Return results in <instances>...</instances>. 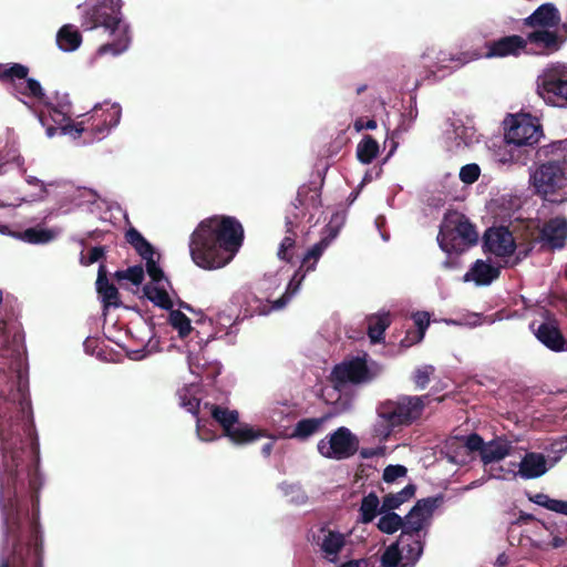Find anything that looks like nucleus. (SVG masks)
Here are the masks:
<instances>
[{
  "mask_svg": "<svg viewBox=\"0 0 567 567\" xmlns=\"http://www.w3.org/2000/svg\"><path fill=\"white\" fill-rule=\"evenodd\" d=\"M122 0H97L92 3L87 0L78 4L81 13V25L86 30L103 27L113 38V41L101 45L95 55L111 54L116 56L125 52L130 45L131 37L128 24L124 21L121 12Z\"/></svg>",
  "mask_w": 567,
  "mask_h": 567,
  "instance_id": "nucleus-4",
  "label": "nucleus"
},
{
  "mask_svg": "<svg viewBox=\"0 0 567 567\" xmlns=\"http://www.w3.org/2000/svg\"><path fill=\"white\" fill-rule=\"evenodd\" d=\"M146 271L150 276V282L143 288L144 297L162 309H172L174 305L172 286L157 261L148 262Z\"/></svg>",
  "mask_w": 567,
  "mask_h": 567,
  "instance_id": "nucleus-21",
  "label": "nucleus"
},
{
  "mask_svg": "<svg viewBox=\"0 0 567 567\" xmlns=\"http://www.w3.org/2000/svg\"><path fill=\"white\" fill-rule=\"evenodd\" d=\"M405 536L401 532L399 539L385 549L381 558L383 567H413L420 559L425 538L409 533Z\"/></svg>",
  "mask_w": 567,
  "mask_h": 567,
  "instance_id": "nucleus-18",
  "label": "nucleus"
},
{
  "mask_svg": "<svg viewBox=\"0 0 567 567\" xmlns=\"http://www.w3.org/2000/svg\"><path fill=\"white\" fill-rule=\"evenodd\" d=\"M20 411L28 419L23 426L12 419H0V560H43L38 496H31V515L27 502V476L34 493L44 483L39 471L40 451L32 429L31 401L27 395L20 401Z\"/></svg>",
  "mask_w": 567,
  "mask_h": 567,
  "instance_id": "nucleus-1",
  "label": "nucleus"
},
{
  "mask_svg": "<svg viewBox=\"0 0 567 567\" xmlns=\"http://www.w3.org/2000/svg\"><path fill=\"white\" fill-rule=\"evenodd\" d=\"M197 394L198 386L194 383L179 389L177 395L181 406L193 415H197L207 410L206 414H209L223 426L226 436H228L233 443L248 444L261 437H269V434L264 430L255 429L246 423H238L239 415L236 410H229L208 402H205L202 408Z\"/></svg>",
  "mask_w": 567,
  "mask_h": 567,
  "instance_id": "nucleus-5",
  "label": "nucleus"
},
{
  "mask_svg": "<svg viewBox=\"0 0 567 567\" xmlns=\"http://www.w3.org/2000/svg\"><path fill=\"white\" fill-rule=\"evenodd\" d=\"M346 221V215L343 213H336L331 216L329 224L324 229V236L334 240Z\"/></svg>",
  "mask_w": 567,
  "mask_h": 567,
  "instance_id": "nucleus-47",
  "label": "nucleus"
},
{
  "mask_svg": "<svg viewBox=\"0 0 567 567\" xmlns=\"http://www.w3.org/2000/svg\"><path fill=\"white\" fill-rule=\"evenodd\" d=\"M21 353H22L21 346L18 343L16 338L12 341V347H9L8 344H3L0 348V357H2V358H10L13 360H18V359H20Z\"/></svg>",
  "mask_w": 567,
  "mask_h": 567,
  "instance_id": "nucleus-55",
  "label": "nucleus"
},
{
  "mask_svg": "<svg viewBox=\"0 0 567 567\" xmlns=\"http://www.w3.org/2000/svg\"><path fill=\"white\" fill-rule=\"evenodd\" d=\"M516 226L512 230L507 227L498 226V268L503 266H514L524 258L530 249V244L519 240L520 235H515Z\"/></svg>",
  "mask_w": 567,
  "mask_h": 567,
  "instance_id": "nucleus-22",
  "label": "nucleus"
},
{
  "mask_svg": "<svg viewBox=\"0 0 567 567\" xmlns=\"http://www.w3.org/2000/svg\"><path fill=\"white\" fill-rule=\"evenodd\" d=\"M515 447L512 445V442L498 437V461L503 460L507 455H511Z\"/></svg>",
  "mask_w": 567,
  "mask_h": 567,
  "instance_id": "nucleus-59",
  "label": "nucleus"
},
{
  "mask_svg": "<svg viewBox=\"0 0 567 567\" xmlns=\"http://www.w3.org/2000/svg\"><path fill=\"white\" fill-rule=\"evenodd\" d=\"M413 320L415 326L417 327V339L416 341H421L424 338L425 330L430 323V317L427 312H416L413 316Z\"/></svg>",
  "mask_w": 567,
  "mask_h": 567,
  "instance_id": "nucleus-53",
  "label": "nucleus"
},
{
  "mask_svg": "<svg viewBox=\"0 0 567 567\" xmlns=\"http://www.w3.org/2000/svg\"><path fill=\"white\" fill-rule=\"evenodd\" d=\"M529 179L536 193L545 197L563 190L559 200H564L567 198V156L542 164L530 174Z\"/></svg>",
  "mask_w": 567,
  "mask_h": 567,
  "instance_id": "nucleus-16",
  "label": "nucleus"
},
{
  "mask_svg": "<svg viewBox=\"0 0 567 567\" xmlns=\"http://www.w3.org/2000/svg\"><path fill=\"white\" fill-rule=\"evenodd\" d=\"M528 499L538 505V506H542L548 511H551L553 508V504H554V498H550L548 495L546 494H543V493H537V494H534V495H529L528 496Z\"/></svg>",
  "mask_w": 567,
  "mask_h": 567,
  "instance_id": "nucleus-57",
  "label": "nucleus"
},
{
  "mask_svg": "<svg viewBox=\"0 0 567 567\" xmlns=\"http://www.w3.org/2000/svg\"><path fill=\"white\" fill-rule=\"evenodd\" d=\"M82 35L73 24H64L56 33V44L63 52H73L80 48Z\"/></svg>",
  "mask_w": 567,
  "mask_h": 567,
  "instance_id": "nucleus-33",
  "label": "nucleus"
},
{
  "mask_svg": "<svg viewBox=\"0 0 567 567\" xmlns=\"http://www.w3.org/2000/svg\"><path fill=\"white\" fill-rule=\"evenodd\" d=\"M93 107H101V111L103 112L101 117L102 120H105L110 131L118 125L122 116V109L118 103L104 101L95 104Z\"/></svg>",
  "mask_w": 567,
  "mask_h": 567,
  "instance_id": "nucleus-43",
  "label": "nucleus"
},
{
  "mask_svg": "<svg viewBox=\"0 0 567 567\" xmlns=\"http://www.w3.org/2000/svg\"><path fill=\"white\" fill-rule=\"evenodd\" d=\"M318 546L321 556L330 561L338 563L340 554L346 546V535L334 530H321V536L318 538Z\"/></svg>",
  "mask_w": 567,
  "mask_h": 567,
  "instance_id": "nucleus-27",
  "label": "nucleus"
},
{
  "mask_svg": "<svg viewBox=\"0 0 567 567\" xmlns=\"http://www.w3.org/2000/svg\"><path fill=\"white\" fill-rule=\"evenodd\" d=\"M25 182L29 184V185H32V186H37L40 188V192L44 195L47 194V185L40 181L39 178L34 177V176H31V175H25L24 177Z\"/></svg>",
  "mask_w": 567,
  "mask_h": 567,
  "instance_id": "nucleus-63",
  "label": "nucleus"
},
{
  "mask_svg": "<svg viewBox=\"0 0 567 567\" xmlns=\"http://www.w3.org/2000/svg\"><path fill=\"white\" fill-rule=\"evenodd\" d=\"M196 432L200 441L209 442L215 439V435L209 432V430L206 427V424L203 423L200 419H197Z\"/></svg>",
  "mask_w": 567,
  "mask_h": 567,
  "instance_id": "nucleus-58",
  "label": "nucleus"
},
{
  "mask_svg": "<svg viewBox=\"0 0 567 567\" xmlns=\"http://www.w3.org/2000/svg\"><path fill=\"white\" fill-rule=\"evenodd\" d=\"M279 489L290 503L303 504L307 501V495L298 483L284 482L279 485Z\"/></svg>",
  "mask_w": 567,
  "mask_h": 567,
  "instance_id": "nucleus-46",
  "label": "nucleus"
},
{
  "mask_svg": "<svg viewBox=\"0 0 567 567\" xmlns=\"http://www.w3.org/2000/svg\"><path fill=\"white\" fill-rule=\"evenodd\" d=\"M496 277V269L484 260H476L463 276L464 282H474L476 286H488Z\"/></svg>",
  "mask_w": 567,
  "mask_h": 567,
  "instance_id": "nucleus-30",
  "label": "nucleus"
},
{
  "mask_svg": "<svg viewBox=\"0 0 567 567\" xmlns=\"http://www.w3.org/2000/svg\"><path fill=\"white\" fill-rule=\"evenodd\" d=\"M536 338L553 351L565 350V339L557 327L551 323H542L535 331Z\"/></svg>",
  "mask_w": 567,
  "mask_h": 567,
  "instance_id": "nucleus-31",
  "label": "nucleus"
},
{
  "mask_svg": "<svg viewBox=\"0 0 567 567\" xmlns=\"http://www.w3.org/2000/svg\"><path fill=\"white\" fill-rule=\"evenodd\" d=\"M72 105L66 93L56 94L47 104V111L40 115V123L45 127L48 137H53L56 132L68 135L73 140L83 136V143L101 141L110 134L105 120H102L101 107H93L89 113L80 116V120H71Z\"/></svg>",
  "mask_w": 567,
  "mask_h": 567,
  "instance_id": "nucleus-3",
  "label": "nucleus"
},
{
  "mask_svg": "<svg viewBox=\"0 0 567 567\" xmlns=\"http://www.w3.org/2000/svg\"><path fill=\"white\" fill-rule=\"evenodd\" d=\"M406 475V468L403 465H389L383 471V480L392 483L400 477Z\"/></svg>",
  "mask_w": 567,
  "mask_h": 567,
  "instance_id": "nucleus-52",
  "label": "nucleus"
},
{
  "mask_svg": "<svg viewBox=\"0 0 567 567\" xmlns=\"http://www.w3.org/2000/svg\"><path fill=\"white\" fill-rule=\"evenodd\" d=\"M433 372L434 367L432 365H423L421 368H417L413 377L416 386L420 389H424L429 384L430 377L433 374Z\"/></svg>",
  "mask_w": 567,
  "mask_h": 567,
  "instance_id": "nucleus-51",
  "label": "nucleus"
},
{
  "mask_svg": "<svg viewBox=\"0 0 567 567\" xmlns=\"http://www.w3.org/2000/svg\"><path fill=\"white\" fill-rule=\"evenodd\" d=\"M103 255H104V248L103 247H100V246L93 247L89 251L87 256L82 255L81 264L85 265V266L92 265V264L99 261L103 257Z\"/></svg>",
  "mask_w": 567,
  "mask_h": 567,
  "instance_id": "nucleus-56",
  "label": "nucleus"
},
{
  "mask_svg": "<svg viewBox=\"0 0 567 567\" xmlns=\"http://www.w3.org/2000/svg\"><path fill=\"white\" fill-rule=\"evenodd\" d=\"M530 238L549 249L561 248L567 239V220L564 217H554L537 231L533 230Z\"/></svg>",
  "mask_w": 567,
  "mask_h": 567,
  "instance_id": "nucleus-23",
  "label": "nucleus"
},
{
  "mask_svg": "<svg viewBox=\"0 0 567 567\" xmlns=\"http://www.w3.org/2000/svg\"><path fill=\"white\" fill-rule=\"evenodd\" d=\"M483 239L484 251L494 254L496 251V227L494 225L487 228Z\"/></svg>",
  "mask_w": 567,
  "mask_h": 567,
  "instance_id": "nucleus-54",
  "label": "nucleus"
},
{
  "mask_svg": "<svg viewBox=\"0 0 567 567\" xmlns=\"http://www.w3.org/2000/svg\"><path fill=\"white\" fill-rule=\"evenodd\" d=\"M551 512L567 516V501L554 499Z\"/></svg>",
  "mask_w": 567,
  "mask_h": 567,
  "instance_id": "nucleus-64",
  "label": "nucleus"
},
{
  "mask_svg": "<svg viewBox=\"0 0 567 567\" xmlns=\"http://www.w3.org/2000/svg\"><path fill=\"white\" fill-rule=\"evenodd\" d=\"M353 126L357 132H361L363 130H374L377 128V122L372 118L365 121L364 118L359 117L354 121Z\"/></svg>",
  "mask_w": 567,
  "mask_h": 567,
  "instance_id": "nucleus-61",
  "label": "nucleus"
},
{
  "mask_svg": "<svg viewBox=\"0 0 567 567\" xmlns=\"http://www.w3.org/2000/svg\"><path fill=\"white\" fill-rule=\"evenodd\" d=\"M381 506L379 497L374 493H370L364 496L360 505L361 522L364 524L371 523L378 513H380Z\"/></svg>",
  "mask_w": 567,
  "mask_h": 567,
  "instance_id": "nucleus-42",
  "label": "nucleus"
},
{
  "mask_svg": "<svg viewBox=\"0 0 567 567\" xmlns=\"http://www.w3.org/2000/svg\"><path fill=\"white\" fill-rule=\"evenodd\" d=\"M436 239L444 252L462 254L477 243L478 234L464 215L450 212L442 220Z\"/></svg>",
  "mask_w": 567,
  "mask_h": 567,
  "instance_id": "nucleus-13",
  "label": "nucleus"
},
{
  "mask_svg": "<svg viewBox=\"0 0 567 567\" xmlns=\"http://www.w3.org/2000/svg\"><path fill=\"white\" fill-rule=\"evenodd\" d=\"M58 233L47 228H28L16 235L17 238L29 244H47L56 237Z\"/></svg>",
  "mask_w": 567,
  "mask_h": 567,
  "instance_id": "nucleus-39",
  "label": "nucleus"
},
{
  "mask_svg": "<svg viewBox=\"0 0 567 567\" xmlns=\"http://www.w3.org/2000/svg\"><path fill=\"white\" fill-rule=\"evenodd\" d=\"M118 279H126L134 285H140L144 279V269L142 266H133L123 271H117Z\"/></svg>",
  "mask_w": 567,
  "mask_h": 567,
  "instance_id": "nucleus-49",
  "label": "nucleus"
},
{
  "mask_svg": "<svg viewBox=\"0 0 567 567\" xmlns=\"http://www.w3.org/2000/svg\"><path fill=\"white\" fill-rule=\"evenodd\" d=\"M445 322L452 326H465L474 328L483 324L485 319L483 320L480 313H468L460 319H447Z\"/></svg>",
  "mask_w": 567,
  "mask_h": 567,
  "instance_id": "nucleus-50",
  "label": "nucleus"
},
{
  "mask_svg": "<svg viewBox=\"0 0 567 567\" xmlns=\"http://www.w3.org/2000/svg\"><path fill=\"white\" fill-rule=\"evenodd\" d=\"M63 187L65 188V194H68V197L74 206L90 207L99 199V195L92 189L79 188L69 184L63 185Z\"/></svg>",
  "mask_w": 567,
  "mask_h": 567,
  "instance_id": "nucleus-37",
  "label": "nucleus"
},
{
  "mask_svg": "<svg viewBox=\"0 0 567 567\" xmlns=\"http://www.w3.org/2000/svg\"><path fill=\"white\" fill-rule=\"evenodd\" d=\"M560 16L551 3L538 7L528 18L526 25L533 30L528 32L529 43L542 55H550L560 50L566 37L559 30Z\"/></svg>",
  "mask_w": 567,
  "mask_h": 567,
  "instance_id": "nucleus-10",
  "label": "nucleus"
},
{
  "mask_svg": "<svg viewBox=\"0 0 567 567\" xmlns=\"http://www.w3.org/2000/svg\"><path fill=\"white\" fill-rule=\"evenodd\" d=\"M155 351H156V349L153 346L147 344L146 347H144L142 349L130 351L128 357L132 360H142V359L146 358L150 353L155 352Z\"/></svg>",
  "mask_w": 567,
  "mask_h": 567,
  "instance_id": "nucleus-60",
  "label": "nucleus"
},
{
  "mask_svg": "<svg viewBox=\"0 0 567 567\" xmlns=\"http://www.w3.org/2000/svg\"><path fill=\"white\" fill-rule=\"evenodd\" d=\"M28 68L19 63L0 66V76L10 81L14 95L21 102L27 105H30L29 103L43 104V109L38 114L40 118L41 113L47 111V104L51 102L58 93L51 96L49 101H45L41 84L34 79L28 78Z\"/></svg>",
  "mask_w": 567,
  "mask_h": 567,
  "instance_id": "nucleus-14",
  "label": "nucleus"
},
{
  "mask_svg": "<svg viewBox=\"0 0 567 567\" xmlns=\"http://www.w3.org/2000/svg\"><path fill=\"white\" fill-rule=\"evenodd\" d=\"M169 323L175 330H177L178 336L182 339L186 338L193 332L190 320L186 315H184L179 310H172L169 312Z\"/></svg>",
  "mask_w": 567,
  "mask_h": 567,
  "instance_id": "nucleus-45",
  "label": "nucleus"
},
{
  "mask_svg": "<svg viewBox=\"0 0 567 567\" xmlns=\"http://www.w3.org/2000/svg\"><path fill=\"white\" fill-rule=\"evenodd\" d=\"M237 317L234 313L225 311L217 313L215 318V333L206 340L196 332L187 343V363L192 374L198 377L203 382H213L220 373V365L217 362H208L204 357L199 355L204 344H207L210 338L223 339L228 338L231 341L233 334L236 333L235 322Z\"/></svg>",
  "mask_w": 567,
  "mask_h": 567,
  "instance_id": "nucleus-9",
  "label": "nucleus"
},
{
  "mask_svg": "<svg viewBox=\"0 0 567 567\" xmlns=\"http://www.w3.org/2000/svg\"><path fill=\"white\" fill-rule=\"evenodd\" d=\"M444 142L450 151L458 152L477 142L476 131L461 120H449L443 131Z\"/></svg>",
  "mask_w": 567,
  "mask_h": 567,
  "instance_id": "nucleus-24",
  "label": "nucleus"
},
{
  "mask_svg": "<svg viewBox=\"0 0 567 567\" xmlns=\"http://www.w3.org/2000/svg\"><path fill=\"white\" fill-rule=\"evenodd\" d=\"M285 409H286V406L282 405V406L275 408L271 411L269 419L271 420V422L274 424H279L284 421Z\"/></svg>",
  "mask_w": 567,
  "mask_h": 567,
  "instance_id": "nucleus-62",
  "label": "nucleus"
},
{
  "mask_svg": "<svg viewBox=\"0 0 567 567\" xmlns=\"http://www.w3.org/2000/svg\"><path fill=\"white\" fill-rule=\"evenodd\" d=\"M559 460L560 455L546 458L542 453H526L518 462L517 474L525 480L538 478L554 467Z\"/></svg>",
  "mask_w": 567,
  "mask_h": 567,
  "instance_id": "nucleus-25",
  "label": "nucleus"
},
{
  "mask_svg": "<svg viewBox=\"0 0 567 567\" xmlns=\"http://www.w3.org/2000/svg\"><path fill=\"white\" fill-rule=\"evenodd\" d=\"M96 289L105 306H117L118 291L113 284L109 282L103 265L99 267Z\"/></svg>",
  "mask_w": 567,
  "mask_h": 567,
  "instance_id": "nucleus-35",
  "label": "nucleus"
},
{
  "mask_svg": "<svg viewBox=\"0 0 567 567\" xmlns=\"http://www.w3.org/2000/svg\"><path fill=\"white\" fill-rule=\"evenodd\" d=\"M289 276L279 271L266 275L259 282V295L249 293L245 297V312L248 316H267L274 310H280L298 293L306 278L302 270H296L280 298L272 300L284 279Z\"/></svg>",
  "mask_w": 567,
  "mask_h": 567,
  "instance_id": "nucleus-7",
  "label": "nucleus"
},
{
  "mask_svg": "<svg viewBox=\"0 0 567 567\" xmlns=\"http://www.w3.org/2000/svg\"><path fill=\"white\" fill-rule=\"evenodd\" d=\"M494 440L485 444L481 436L471 434L468 436H452L444 444L443 451L450 463L464 465L473 458L477 452L484 464L488 477L493 476L494 462L496 461V445Z\"/></svg>",
  "mask_w": 567,
  "mask_h": 567,
  "instance_id": "nucleus-12",
  "label": "nucleus"
},
{
  "mask_svg": "<svg viewBox=\"0 0 567 567\" xmlns=\"http://www.w3.org/2000/svg\"><path fill=\"white\" fill-rule=\"evenodd\" d=\"M327 420L328 416L302 419L297 422L292 432L289 434V437L306 441L312 435L319 433Z\"/></svg>",
  "mask_w": 567,
  "mask_h": 567,
  "instance_id": "nucleus-32",
  "label": "nucleus"
},
{
  "mask_svg": "<svg viewBox=\"0 0 567 567\" xmlns=\"http://www.w3.org/2000/svg\"><path fill=\"white\" fill-rule=\"evenodd\" d=\"M442 496L422 498L403 518V538L412 534L425 538L434 511L442 504Z\"/></svg>",
  "mask_w": 567,
  "mask_h": 567,
  "instance_id": "nucleus-20",
  "label": "nucleus"
},
{
  "mask_svg": "<svg viewBox=\"0 0 567 567\" xmlns=\"http://www.w3.org/2000/svg\"><path fill=\"white\" fill-rule=\"evenodd\" d=\"M332 240L330 238L323 236L320 241L315 244L305 254L301 260V265L298 270H302L306 275L316 269L317 262L326 251V249L331 245Z\"/></svg>",
  "mask_w": 567,
  "mask_h": 567,
  "instance_id": "nucleus-36",
  "label": "nucleus"
},
{
  "mask_svg": "<svg viewBox=\"0 0 567 567\" xmlns=\"http://www.w3.org/2000/svg\"><path fill=\"white\" fill-rule=\"evenodd\" d=\"M427 399L424 396H403L394 401L398 406L403 425H409L417 420L423 412L424 401Z\"/></svg>",
  "mask_w": 567,
  "mask_h": 567,
  "instance_id": "nucleus-29",
  "label": "nucleus"
},
{
  "mask_svg": "<svg viewBox=\"0 0 567 567\" xmlns=\"http://www.w3.org/2000/svg\"><path fill=\"white\" fill-rule=\"evenodd\" d=\"M380 372L381 367L374 361H368V355L363 353L338 364L331 373V381L340 391L347 384L367 383Z\"/></svg>",
  "mask_w": 567,
  "mask_h": 567,
  "instance_id": "nucleus-17",
  "label": "nucleus"
},
{
  "mask_svg": "<svg viewBox=\"0 0 567 567\" xmlns=\"http://www.w3.org/2000/svg\"><path fill=\"white\" fill-rule=\"evenodd\" d=\"M414 493L415 486L413 484H408L400 492L390 493L385 495L381 505V512H393L394 509L399 508L403 503L412 498Z\"/></svg>",
  "mask_w": 567,
  "mask_h": 567,
  "instance_id": "nucleus-38",
  "label": "nucleus"
},
{
  "mask_svg": "<svg viewBox=\"0 0 567 567\" xmlns=\"http://www.w3.org/2000/svg\"><path fill=\"white\" fill-rule=\"evenodd\" d=\"M378 417L373 425V433L380 440H386L396 427L404 426L394 401H386L379 405Z\"/></svg>",
  "mask_w": 567,
  "mask_h": 567,
  "instance_id": "nucleus-26",
  "label": "nucleus"
},
{
  "mask_svg": "<svg viewBox=\"0 0 567 567\" xmlns=\"http://www.w3.org/2000/svg\"><path fill=\"white\" fill-rule=\"evenodd\" d=\"M243 241L244 228L236 218L213 216L202 220L193 231L189 251L198 267L219 269L234 259Z\"/></svg>",
  "mask_w": 567,
  "mask_h": 567,
  "instance_id": "nucleus-2",
  "label": "nucleus"
},
{
  "mask_svg": "<svg viewBox=\"0 0 567 567\" xmlns=\"http://www.w3.org/2000/svg\"><path fill=\"white\" fill-rule=\"evenodd\" d=\"M522 54L542 55L529 43V35H509L498 39V56H519Z\"/></svg>",
  "mask_w": 567,
  "mask_h": 567,
  "instance_id": "nucleus-28",
  "label": "nucleus"
},
{
  "mask_svg": "<svg viewBox=\"0 0 567 567\" xmlns=\"http://www.w3.org/2000/svg\"><path fill=\"white\" fill-rule=\"evenodd\" d=\"M481 175V168L477 164L471 163L461 167L458 177L466 185L475 183Z\"/></svg>",
  "mask_w": 567,
  "mask_h": 567,
  "instance_id": "nucleus-48",
  "label": "nucleus"
},
{
  "mask_svg": "<svg viewBox=\"0 0 567 567\" xmlns=\"http://www.w3.org/2000/svg\"><path fill=\"white\" fill-rule=\"evenodd\" d=\"M505 144L498 148V163L523 162L520 146H533L543 136L538 120L529 114L508 115L504 120Z\"/></svg>",
  "mask_w": 567,
  "mask_h": 567,
  "instance_id": "nucleus-8",
  "label": "nucleus"
},
{
  "mask_svg": "<svg viewBox=\"0 0 567 567\" xmlns=\"http://www.w3.org/2000/svg\"><path fill=\"white\" fill-rule=\"evenodd\" d=\"M390 324L389 313L372 316L368 320V334L372 343L380 342Z\"/></svg>",
  "mask_w": 567,
  "mask_h": 567,
  "instance_id": "nucleus-40",
  "label": "nucleus"
},
{
  "mask_svg": "<svg viewBox=\"0 0 567 567\" xmlns=\"http://www.w3.org/2000/svg\"><path fill=\"white\" fill-rule=\"evenodd\" d=\"M321 194L317 187L301 186L286 216L287 235L280 243L278 257L288 262L296 254L297 231H305L303 224H316L321 216Z\"/></svg>",
  "mask_w": 567,
  "mask_h": 567,
  "instance_id": "nucleus-6",
  "label": "nucleus"
},
{
  "mask_svg": "<svg viewBox=\"0 0 567 567\" xmlns=\"http://www.w3.org/2000/svg\"><path fill=\"white\" fill-rule=\"evenodd\" d=\"M359 449V439L348 427L340 426L318 441V453L328 460L342 461L353 456Z\"/></svg>",
  "mask_w": 567,
  "mask_h": 567,
  "instance_id": "nucleus-19",
  "label": "nucleus"
},
{
  "mask_svg": "<svg viewBox=\"0 0 567 567\" xmlns=\"http://www.w3.org/2000/svg\"><path fill=\"white\" fill-rule=\"evenodd\" d=\"M125 237L127 243H130L138 252V255L145 260L146 266L148 262L157 261L152 245L142 236L140 231H137L135 228H130L126 231Z\"/></svg>",
  "mask_w": 567,
  "mask_h": 567,
  "instance_id": "nucleus-34",
  "label": "nucleus"
},
{
  "mask_svg": "<svg viewBox=\"0 0 567 567\" xmlns=\"http://www.w3.org/2000/svg\"><path fill=\"white\" fill-rule=\"evenodd\" d=\"M537 94L547 105L567 106V63L547 64L538 74Z\"/></svg>",
  "mask_w": 567,
  "mask_h": 567,
  "instance_id": "nucleus-15",
  "label": "nucleus"
},
{
  "mask_svg": "<svg viewBox=\"0 0 567 567\" xmlns=\"http://www.w3.org/2000/svg\"><path fill=\"white\" fill-rule=\"evenodd\" d=\"M378 522V528L385 534H393L399 529H403V518L394 512H381Z\"/></svg>",
  "mask_w": 567,
  "mask_h": 567,
  "instance_id": "nucleus-44",
  "label": "nucleus"
},
{
  "mask_svg": "<svg viewBox=\"0 0 567 567\" xmlns=\"http://www.w3.org/2000/svg\"><path fill=\"white\" fill-rule=\"evenodd\" d=\"M496 55V41L487 40L484 47H477L475 50H467L460 53H452L445 50H439L435 47L426 48L420 56V66L425 70V78L440 76V72H452L481 58H493ZM443 73L441 76H444Z\"/></svg>",
  "mask_w": 567,
  "mask_h": 567,
  "instance_id": "nucleus-11",
  "label": "nucleus"
},
{
  "mask_svg": "<svg viewBox=\"0 0 567 567\" xmlns=\"http://www.w3.org/2000/svg\"><path fill=\"white\" fill-rule=\"evenodd\" d=\"M379 154V144L370 135L364 136L357 146V157L363 164H370Z\"/></svg>",
  "mask_w": 567,
  "mask_h": 567,
  "instance_id": "nucleus-41",
  "label": "nucleus"
}]
</instances>
